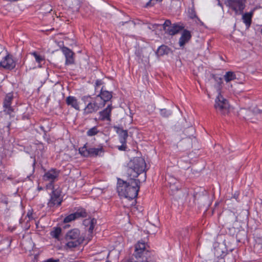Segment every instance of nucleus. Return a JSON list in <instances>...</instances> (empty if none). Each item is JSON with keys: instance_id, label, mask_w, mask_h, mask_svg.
Here are the masks:
<instances>
[{"instance_id": "79ce46f5", "label": "nucleus", "mask_w": 262, "mask_h": 262, "mask_svg": "<svg viewBox=\"0 0 262 262\" xmlns=\"http://www.w3.org/2000/svg\"><path fill=\"white\" fill-rule=\"evenodd\" d=\"M124 22H122V23H121V25H124Z\"/></svg>"}, {"instance_id": "58836bf2", "label": "nucleus", "mask_w": 262, "mask_h": 262, "mask_svg": "<svg viewBox=\"0 0 262 262\" xmlns=\"http://www.w3.org/2000/svg\"><path fill=\"white\" fill-rule=\"evenodd\" d=\"M143 261H144V262H154V261H152L151 260H148L147 258H146V260H143Z\"/></svg>"}, {"instance_id": "b1692460", "label": "nucleus", "mask_w": 262, "mask_h": 262, "mask_svg": "<svg viewBox=\"0 0 262 262\" xmlns=\"http://www.w3.org/2000/svg\"><path fill=\"white\" fill-rule=\"evenodd\" d=\"M171 52V50L167 46L162 45L158 49L156 54L158 56H162L164 55H167Z\"/></svg>"}, {"instance_id": "473e14b6", "label": "nucleus", "mask_w": 262, "mask_h": 262, "mask_svg": "<svg viewBox=\"0 0 262 262\" xmlns=\"http://www.w3.org/2000/svg\"><path fill=\"white\" fill-rule=\"evenodd\" d=\"M160 114L164 117H168L171 114V112L166 109H161L160 110Z\"/></svg>"}, {"instance_id": "7ed1b4c3", "label": "nucleus", "mask_w": 262, "mask_h": 262, "mask_svg": "<svg viewBox=\"0 0 262 262\" xmlns=\"http://www.w3.org/2000/svg\"><path fill=\"white\" fill-rule=\"evenodd\" d=\"M159 27L162 28L166 33L171 36L179 33L184 28V26L182 24H172L169 19L166 20L162 25L155 24L152 25V28L154 29H158Z\"/></svg>"}, {"instance_id": "6e6552de", "label": "nucleus", "mask_w": 262, "mask_h": 262, "mask_svg": "<svg viewBox=\"0 0 262 262\" xmlns=\"http://www.w3.org/2000/svg\"><path fill=\"white\" fill-rule=\"evenodd\" d=\"M99 100H101L100 97L96 96L94 101L89 102L84 109V114H89L96 112L103 107L104 103H102Z\"/></svg>"}, {"instance_id": "9b49d317", "label": "nucleus", "mask_w": 262, "mask_h": 262, "mask_svg": "<svg viewBox=\"0 0 262 262\" xmlns=\"http://www.w3.org/2000/svg\"><path fill=\"white\" fill-rule=\"evenodd\" d=\"M213 247L214 254L216 257L223 258L226 255L227 249L226 245L224 243H214Z\"/></svg>"}, {"instance_id": "aec40b11", "label": "nucleus", "mask_w": 262, "mask_h": 262, "mask_svg": "<svg viewBox=\"0 0 262 262\" xmlns=\"http://www.w3.org/2000/svg\"><path fill=\"white\" fill-rule=\"evenodd\" d=\"M67 104L71 106L75 110L79 111L80 110L79 102L76 97L74 96H68L66 99Z\"/></svg>"}, {"instance_id": "39448f33", "label": "nucleus", "mask_w": 262, "mask_h": 262, "mask_svg": "<svg viewBox=\"0 0 262 262\" xmlns=\"http://www.w3.org/2000/svg\"><path fill=\"white\" fill-rule=\"evenodd\" d=\"M214 107L217 112L222 114H225L228 112L229 108L228 102L221 95L220 92L215 99Z\"/></svg>"}, {"instance_id": "cd10ccee", "label": "nucleus", "mask_w": 262, "mask_h": 262, "mask_svg": "<svg viewBox=\"0 0 262 262\" xmlns=\"http://www.w3.org/2000/svg\"><path fill=\"white\" fill-rule=\"evenodd\" d=\"M252 15L250 13H245L243 15V19L247 28L249 27L251 23Z\"/></svg>"}, {"instance_id": "c85d7f7f", "label": "nucleus", "mask_w": 262, "mask_h": 262, "mask_svg": "<svg viewBox=\"0 0 262 262\" xmlns=\"http://www.w3.org/2000/svg\"><path fill=\"white\" fill-rule=\"evenodd\" d=\"M99 130L97 127L96 126H94L89 129L86 132V134L88 136H93L97 134Z\"/></svg>"}, {"instance_id": "4468645a", "label": "nucleus", "mask_w": 262, "mask_h": 262, "mask_svg": "<svg viewBox=\"0 0 262 262\" xmlns=\"http://www.w3.org/2000/svg\"><path fill=\"white\" fill-rule=\"evenodd\" d=\"M86 215V212L84 210H78L77 212L72 213L64 219V223H69L79 217H84Z\"/></svg>"}, {"instance_id": "ea45409f", "label": "nucleus", "mask_w": 262, "mask_h": 262, "mask_svg": "<svg viewBox=\"0 0 262 262\" xmlns=\"http://www.w3.org/2000/svg\"><path fill=\"white\" fill-rule=\"evenodd\" d=\"M38 189L39 190H41V189H42V188H41V187H38Z\"/></svg>"}, {"instance_id": "6ab92c4d", "label": "nucleus", "mask_w": 262, "mask_h": 262, "mask_svg": "<svg viewBox=\"0 0 262 262\" xmlns=\"http://www.w3.org/2000/svg\"><path fill=\"white\" fill-rule=\"evenodd\" d=\"M117 133L119 135V141L121 143H126V139L128 136L127 130H124L121 127H115Z\"/></svg>"}, {"instance_id": "f704fd0d", "label": "nucleus", "mask_w": 262, "mask_h": 262, "mask_svg": "<svg viewBox=\"0 0 262 262\" xmlns=\"http://www.w3.org/2000/svg\"><path fill=\"white\" fill-rule=\"evenodd\" d=\"M189 17L192 19L196 17V14L193 9H191L190 11H189Z\"/></svg>"}, {"instance_id": "423d86ee", "label": "nucleus", "mask_w": 262, "mask_h": 262, "mask_svg": "<svg viewBox=\"0 0 262 262\" xmlns=\"http://www.w3.org/2000/svg\"><path fill=\"white\" fill-rule=\"evenodd\" d=\"M52 192L50 193V199L48 202V207L52 208L55 206H58L61 205L62 201V197L61 195V190L60 189H51Z\"/></svg>"}, {"instance_id": "f257e3e1", "label": "nucleus", "mask_w": 262, "mask_h": 262, "mask_svg": "<svg viewBox=\"0 0 262 262\" xmlns=\"http://www.w3.org/2000/svg\"><path fill=\"white\" fill-rule=\"evenodd\" d=\"M139 180L130 177L128 181L118 179L117 191L120 196H124L129 200L136 198L140 189Z\"/></svg>"}, {"instance_id": "5701e85b", "label": "nucleus", "mask_w": 262, "mask_h": 262, "mask_svg": "<svg viewBox=\"0 0 262 262\" xmlns=\"http://www.w3.org/2000/svg\"><path fill=\"white\" fill-rule=\"evenodd\" d=\"M13 99V96L11 94L6 95L4 101V107L8 109L9 113L12 112V108L11 106V101Z\"/></svg>"}, {"instance_id": "2f4dec72", "label": "nucleus", "mask_w": 262, "mask_h": 262, "mask_svg": "<svg viewBox=\"0 0 262 262\" xmlns=\"http://www.w3.org/2000/svg\"><path fill=\"white\" fill-rule=\"evenodd\" d=\"M194 133V128L192 126L188 127L184 130L185 134L189 138H190L191 136H193Z\"/></svg>"}, {"instance_id": "c03bdc74", "label": "nucleus", "mask_w": 262, "mask_h": 262, "mask_svg": "<svg viewBox=\"0 0 262 262\" xmlns=\"http://www.w3.org/2000/svg\"><path fill=\"white\" fill-rule=\"evenodd\" d=\"M236 195H234V198L235 199H236Z\"/></svg>"}, {"instance_id": "f3484780", "label": "nucleus", "mask_w": 262, "mask_h": 262, "mask_svg": "<svg viewBox=\"0 0 262 262\" xmlns=\"http://www.w3.org/2000/svg\"><path fill=\"white\" fill-rule=\"evenodd\" d=\"M145 252V244L143 242H138L135 245V250L134 253L136 258L141 257Z\"/></svg>"}, {"instance_id": "4be33fe9", "label": "nucleus", "mask_w": 262, "mask_h": 262, "mask_svg": "<svg viewBox=\"0 0 262 262\" xmlns=\"http://www.w3.org/2000/svg\"><path fill=\"white\" fill-rule=\"evenodd\" d=\"M261 112L262 111L259 110L252 111L250 110L241 109L240 111V115H243V118L245 119H249L251 118L252 115L256 114L257 113H261Z\"/></svg>"}, {"instance_id": "ddd939ff", "label": "nucleus", "mask_w": 262, "mask_h": 262, "mask_svg": "<svg viewBox=\"0 0 262 262\" xmlns=\"http://www.w3.org/2000/svg\"><path fill=\"white\" fill-rule=\"evenodd\" d=\"M169 193L170 195H172L173 198L178 200L182 198H183L184 195L183 192L180 189V185H170L169 186Z\"/></svg>"}, {"instance_id": "4c0bfd02", "label": "nucleus", "mask_w": 262, "mask_h": 262, "mask_svg": "<svg viewBox=\"0 0 262 262\" xmlns=\"http://www.w3.org/2000/svg\"><path fill=\"white\" fill-rule=\"evenodd\" d=\"M95 84L96 86H98L101 85L102 84V82L101 80H97Z\"/></svg>"}, {"instance_id": "c9c22d12", "label": "nucleus", "mask_w": 262, "mask_h": 262, "mask_svg": "<svg viewBox=\"0 0 262 262\" xmlns=\"http://www.w3.org/2000/svg\"><path fill=\"white\" fill-rule=\"evenodd\" d=\"M118 148L120 150L125 151L127 148L126 143H122L121 146H118Z\"/></svg>"}, {"instance_id": "a19ab883", "label": "nucleus", "mask_w": 262, "mask_h": 262, "mask_svg": "<svg viewBox=\"0 0 262 262\" xmlns=\"http://www.w3.org/2000/svg\"><path fill=\"white\" fill-rule=\"evenodd\" d=\"M40 128H41L42 130H43V127L41 126Z\"/></svg>"}, {"instance_id": "c756f323", "label": "nucleus", "mask_w": 262, "mask_h": 262, "mask_svg": "<svg viewBox=\"0 0 262 262\" xmlns=\"http://www.w3.org/2000/svg\"><path fill=\"white\" fill-rule=\"evenodd\" d=\"M61 228L60 227H57L55 228L54 230L51 232V235L55 238H58L61 233Z\"/></svg>"}, {"instance_id": "37998d69", "label": "nucleus", "mask_w": 262, "mask_h": 262, "mask_svg": "<svg viewBox=\"0 0 262 262\" xmlns=\"http://www.w3.org/2000/svg\"><path fill=\"white\" fill-rule=\"evenodd\" d=\"M236 195H234V198L235 199H236Z\"/></svg>"}, {"instance_id": "a211bd4d", "label": "nucleus", "mask_w": 262, "mask_h": 262, "mask_svg": "<svg viewBox=\"0 0 262 262\" xmlns=\"http://www.w3.org/2000/svg\"><path fill=\"white\" fill-rule=\"evenodd\" d=\"M97 96H99L101 99V100H99L102 103H104V106L105 104V103L111 99L112 98V93L107 91H104L103 90V88L101 89V92L99 94H98Z\"/></svg>"}, {"instance_id": "412c9836", "label": "nucleus", "mask_w": 262, "mask_h": 262, "mask_svg": "<svg viewBox=\"0 0 262 262\" xmlns=\"http://www.w3.org/2000/svg\"><path fill=\"white\" fill-rule=\"evenodd\" d=\"M112 107L111 104L108 105L106 108L102 111L99 112L100 117L102 120H107L110 121L111 120L110 116L112 111Z\"/></svg>"}, {"instance_id": "9d476101", "label": "nucleus", "mask_w": 262, "mask_h": 262, "mask_svg": "<svg viewBox=\"0 0 262 262\" xmlns=\"http://www.w3.org/2000/svg\"><path fill=\"white\" fill-rule=\"evenodd\" d=\"M246 0H228V5L236 14L241 13L245 8Z\"/></svg>"}, {"instance_id": "a18cd8bd", "label": "nucleus", "mask_w": 262, "mask_h": 262, "mask_svg": "<svg viewBox=\"0 0 262 262\" xmlns=\"http://www.w3.org/2000/svg\"><path fill=\"white\" fill-rule=\"evenodd\" d=\"M106 262H110V261H106Z\"/></svg>"}, {"instance_id": "7c9ffc66", "label": "nucleus", "mask_w": 262, "mask_h": 262, "mask_svg": "<svg viewBox=\"0 0 262 262\" xmlns=\"http://www.w3.org/2000/svg\"><path fill=\"white\" fill-rule=\"evenodd\" d=\"M166 180L168 182L169 186L170 185H177L179 184V182L177 180L175 179V178L172 176H168V177L166 178Z\"/></svg>"}, {"instance_id": "2eb2a0df", "label": "nucleus", "mask_w": 262, "mask_h": 262, "mask_svg": "<svg viewBox=\"0 0 262 262\" xmlns=\"http://www.w3.org/2000/svg\"><path fill=\"white\" fill-rule=\"evenodd\" d=\"M191 38V32L186 29L183 30L181 36L179 40V44L181 47H183L187 43Z\"/></svg>"}, {"instance_id": "393cba45", "label": "nucleus", "mask_w": 262, "mask_h": 262, "mask_svg": "<svg viewBox=\"0 0 262 262\" xmlns=\"http://www.w3.org/2000/svg\"><path fill=\"white\" fill-rule=\"evenodd\" d=\"M224 78L226 82H229L230 81L236 79V76L235 73L232 71L227 72Z\"/></svg>"}, {"instance_id": "f8f14e48", "label": "nucleus", "mask_w": 262, "mask_h": 262, "mask_svg": "<svg viewBox=\"0 0 262 262\" xmlns=\"http://www.w3.org/2000/svg\"><path fill=\"white\" fill-rule=\"evenodd\" d=\"M16 66L15 62L12 58V56L8 54L0 62V66L8 70L13 69Z\"/></svg>"}, {"instance_id": "f03ea898", "label": "nucleus", "mask_w": 262, "mask_h": 262, "mask_svg": "<svg viewBox=\"0 0 262 262\" xmlns=\"http://www.w3.org/2000/svg\"><path fill=\"white\" fill-rule=\"evenodd\" d=\"M127 172L129 177L135 178L145 170L146 163L144 159L136 157L128 164Z\"/></svg>"}, {"instance_id": "a878e982", "label": "nucleus", "mask_w": 262, "mask_h": 262, "mask_svg": "<svg viewBox=\"0 0 262 262\" xmlns=\"http://www.w3.org/2000/svg\"><path fill=\"white\" fill-rule=\"evenodd\" d=\"M97 223V221L95 219H87L84 221V224H86L88 225H90L89 228V232L90 233H92L94 230V227Z\"/></svg>"}, {"instance_id": "72a5a7b5", "label": "nucleus", "mask_w": 262, "mask_h": 262, "mask_svg": "<svg viewBox=\"0 0 262 262\" xmlns=\"http://www.w3.org/2000/svg\"><path fill=\"white\" fill-rule=\"evenodd\" d=\"M162 0H150L146 4V7H151L155 5L158 2H161Z\"/></svg>"}, {"instance_id": "0eeeda50", "label": "nucleus", "mask_w": 262, "mask_h": 262, "mask_svg": "<svg viewBox=\"0 0 262 262\" xmlns=\"http://www.w3.org/2000/svg\"><path fill=\"white\" fill-rule=\"evenodd\" d=\"M59 175V171L56 169H51L44 174L43 176V180L49 182V183L46 186L47 189L55 188L53 183L57 180Z\"/></svg>"}, {"instance_id": "1a4fd4ad", "label": "nucleus", "mask_w": 262, "mask_h": 262, "mask_svg": "<svg viewBox=\"0 0 262 262\" xmlns=\"http://www.w3.org/2000/svg\"><path fill=\"white\" fill-rule=\"evenodd\" d=\"M79 152L84 157H93L99 155L100 153L103 152V149L102 146L99 148H87L85 145H84L79 149Z\"/></svg>"}, {"instance_id": "bb28decb", "label": "nucleus", "mask_w": 262, "mask_h": 262, "mask_svg": "<svg viewBox=\"0 0 262 262\" xmlns=\"http://www.w3.org/2000/svg\"><path fill=\"white\" fill-rule=\"evenodd\" d=\"M30 54L32 55L34 57L36 61L38 64V67L39 68H41V62L45 60L44 57L38 54V53L36 52L30 53Z\"/></svg>"}, {"instance_id": "e433bc0d", "label": "nucleus", "mask_w": 262, "mask_h": 262, "mask_svg": "<svg viewBox=\"0 0 262 262\" xmlns=\"http://www.w3.org/2000/svg\"><path fill=\"white\" fill-rule=\"evenodd\" d=\"M213 77L216 82L220 86L222 83V78L221 77H215V76H213Z\"/></svg>"}, {"instance_id": "dca6fc26", "label": "nucleus", "mask_w": 262, "mask_h": 262, "mask_svg": "<svg viewBox=\"0 0 262 262\" xmlns=\"http://www.w3.org/2000/svg\"><path fill=\"white\" fill-rule=\"evenodd\" d=\"M62 51L66 58V64L68 65L74 63V53L70 49L67 47H63L62 48Z\"/></svg>"}, {"instance_id": "20e7f679", "label": "nucleus", "mask_w": 262, "mask_h": 262, "mask_svg": "<svg viewBox=\"0 0 262 262\" xmlns=\"http://www.w3.org/2000/svg\"><path fill=\"white\" fill-rule=\"evenodd\" d=\"M66 245L70 248H75L81 244L83 238L80 236V231L74 229L69 231L66 235Z\"/></svg>"}]
</instances>
